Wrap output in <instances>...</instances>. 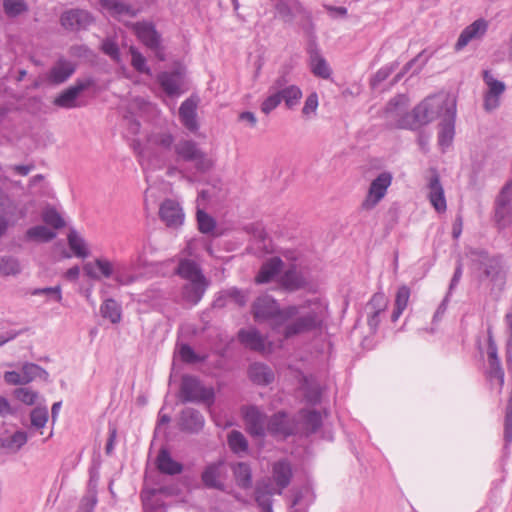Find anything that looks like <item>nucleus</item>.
<instances>
[{
    "label": "nucleus",
    "instance_id": "obj_53",
    "mask_svg": "<svg viewBox=\"0 0 512 512\" xmlns=\"http://www.w3.org/2000/svg\"><path fill=\"white\" fill-rule=\"evenodd\" d=\"M130 53L132 57L131 64L134 69L140 73L150 75L151 70L146 64V58L134 47L130 48Z\"/></svg>",
    "mask_w": 512,
    "mask_h": 512
},
{
    "label": "nucleus",
    "instance_id": "obj_31",
    "mask_svg": "<svg viewBox=\"0 0 512 512\" xmlns=\"http://www.w3.org/2000/svg\"><path fill=\"white\" fill-rule=\"evenodd\" d=\"M249 377L258 385H268L274 380V373L267 365L254 363L249 367Z\"/></svg>",
    "mask_w": 512,
    "mask_h": 512
},
{
    "label": "nucleus",
    "instance_id": "obj_7",
    "mask_svg": "<svg viewBox=\"0 0 512 512\" xmlns=\"http://www.w3.org/2000/svg\"><path fill=\"white\" fill-rule=\"evenodd\" d=\"M287 261L296 262L298 255L295 251H286L283 254ZM281 285L289 291H295L307 284L306 278L299 268L298 264L292 263L280 278Z\"/></svg>",
    "mask_w": 512,
    "mask_h": 512
},
{
    "label": "nucleus",
    "instance_id": "obj_44",
    "mask_svg": "<svg viewBox=\"0 0 512 512\" xmlns=\"http://www.w3.org/2000/svg\"><path fill=\"white\" fill-rule=\"evenodd\" d=\"M275 9L280 17L288 21L295 12L299 11L300 4L297 0H277Z\"/></svg>",
    "mask_w": 512,
    "mask_h": 512
},
{
    "label": "nucleus",
    "instance_id": "obj_28",
    "mask_svg": "<svg viewBox=\"0 0 512 512\" xmlns=\"http://www.w3.org/2000/svg\"><path fill=\"white\" fill-rule=\"evenodd\" d=\"M207 288L206 279L188 281L182 290V296L190 304H197L203 297Z\"/></svg>",
    "mask_w": 512,
    "mask_h": 512
},
{
    "label": "nucleus",
    "instance_id": "obj_14",
    "mask_svg": "<svg viewBox=\"0 0 512 512\" xmlns=\"http://www.w3.org/2000/svg\"><path fill=\"white\" fill-rule=\"evenodd\" d=\"M227 477V468L224 461L220 460L208 464L202 472L201 480L208 488L224 490V481Z\"/></svg>",
    "mask_w": 512,
    "mask_h": 512
},
{
    "label": "nucleus",
    "instance_id": "obj_16",
    "mask_svg": "<svg viewBox=\"0 0 512 512\" xmlns=\"http://www.w3.org/2000/svg\"><path fill=\"white\" fill-rule=\"evenodd\" d=\"M455 118L456 105H450V108L447 109V114L443 115V119L439 124L438 144L443 151L453 142L455 135Z\"/></svg>",
    "mask_w": 512,
    "mask_h": 512
},
{
    "label": "nucleus",
    "instance_id": "obj_62",
    "mask_svg": "<svg viewBox=\"0 0 512 512\" xmlns=\"http://www.w3.org/2000/svg\"><path fill=\"white\" fill-rule=\"evenodd\" d=\"M396 66H397L396 63H392L390 65L384 66L381 69H379L375 73V75L372 79V85L376 86L377 84L385 81L391 75V73L394 71Z\"/></svg>",
    "mask_w": 512,
    "mask_h": 512
},
{
    "label": "nucleus",
    "instance_id": "obj_33",
    "mask_svg": "<svg viewBox=\"0 0 512 512\" xmlns=\"http://www.w3.org/2000/svg\"><path fill=\"white\" fill-rule=\"evenodd\" d=\"M310 67L312 73L323 79H328L331 76V69L326 60L321 56L317 49L310 51Z\"/></svg>",
    "mask_w": 512,
    "mask_h": 512
},
{
    "label": "nucleus",
    "instance_id": "obj_17",
    "mask_svg": "<svg viewBox=\"0 0 512 512\" xmlns=\"http://www.w3.org/2000/svg\"><path fill=\"white\" fill-rule=\"evenodd\" d=\"M174 139L170 133L160 132L154 133L147 139V147L140 152L141 164L150 166L153 147H159L164 150H169L173 145Z\"/></svg>",
    "mask_w": 512,
    "mask_h": 512
},
{
    "label": "nucleus",
    "instance_id": "obj_37",
    "mask_svg": "<svg viewBox=\"0 0 512 512\" xmlns=\"http://www.w3.org/2000/svg\"><path fill=\"white\" fill-rule=\"evenodd\" d=\"M68 245L70 249L73 251L75 256L79 258H86L89 256V250L86 244V241L82 236L78 234V232L74 229L69 231L67 236Z\"/></svg>",
    "mask_w": 512,
    "mask_h": 512
},
{
    "label": "nucleus",
    "instance_id": "obj_21",
    "mask_svg": "<svg viewBox=\"0 0 512 512\" xmlns=\"http://www.w3.org/2000/svg\"><path fill=\"white\" fill-rule=\"evenodd\" d=\"M428 199L433 206V208L438 213H443L447 209V203L444 193V188L440 182L439 175L434 172L430 177L428 185Z\"/></svg>",
    "mask_w": 512,
    "mask_h": 512
},
{
    "label": "nucleus",
    "instance_id": "obj_39",
    "mask_svg": "<svg viewBox=\"0 0 512 512\" xmlns=\"http://www.w3.org/2000/svg\"><path fill=\"white\" fill-rule=\"evenodd\" d=\"M177 271L182 278L188 281L205 278L201 273L199 266L192 260H182L179 263Z\"/></svg>",
    "mask_w": 512,
    "mask_h": 512
},
{
    "label": "nucleus",
    "instance_id": "obj_2",
    "mask_svg": "<svg viewBox=\"0 0 512 512\" xmlns=\"http://www.w3.org/2000/svg\"><path fill=\"white\" fill-rule=\"evenodd\" d=\"M450 105H456L455 101L447 95H433L425 98L410 113L400 116L396 126L401 129L415 130L429 124L438 117L443 119Z\"/></svg>",
    "mask_w": 512,
    "mask_h": 512
},
{
    "label": "nucleus",
    "instance_id": "obj_34",
    "mask_svg": "<svg viewBox=\"0 0 512 512\" xmlns=\"http://www.w3.org/2000/svg\"><path fill=\"white\" fill-rule=\"evenodd\" d=\"M134 265L117 264L113 279L120 286H128L139 279V275L133 272Z\"/></svg>",
    "mask_w": 512,
    "mask_h": 512
},
{
    "label": "nucleus",
    "instance_id": "obj_8",
    "mask_svg": "<svg viewBox=\"0 0 512 512\" xmlns=\"http://www.w3.org/2000/svg\"><path fill=\"white\" fill-rule=\"evenodd\" d=\"M133 30L138 39L149 49L154 51L156 57L163 61L165 59L163 49L161 47L160 35L154 26L146 22H137L133 24Z\"/></svg>",
    "mask_w": 512,
    "mask_h": 512
},
{
    "label": "nucleus",
    "instance_id": "obj_41",
    "mask_svg": "<svg viewBox=\"0 0 512 512\" xmlns=\"http://www.w3.org/2000/svg\"><path fill=\"white\" fill-rule=\"evenodd\" d=\"M28 440V435L24 431H16L11 436L2 439L1 446L10 452L19 451Z\"/></svg>",
    "mask_w": 512,
    "mask_h": 512
},
{
    "label": "nucleus",
    "instance_id": "obj_50",
    "mask_svg": "<svg viewBox=\"0 0 512 512\" xmlns=\"http://www.w3.org/2000/svg\"><path fill=\"white\" fill-rule=\"evenodd\" d=\"M197 223L200 232L203 234L213 232L216 227L214 218L200 209L197 211Z\"/></svg>",
    "mask_w": 512,
    "mask_h": 512
},
{
    "label": "nucleus",
    "instance_id": "obj_57",
    "mask_svg": "<svg viewBox=\"0 0 512 512\" xmlns=\"http://www.w3.org/2000/svg\"><path fill=\"white\" fill-rule=\"evenodd\" d=\"M487 376L491 382H495L501 389L504 384V371L500 363L489 364Z\"/></svg>",
    "mask_w": 512,
    "mask_h": 512
},
{
    "label": "nucleus",
    "instance_id": "obj_32",
    "mask_svg": "<svg viewBox=\"0 0 512 512\" xmlns=\"http://www.w3.org/2000/svg\"><path fill=\"white\" fill-rule=\"evenodd\" d=\"M228 300L233 301L239 306H244L247 302V297L243 291L235 287L228 288L219 293L218 297L214 301V306L221 308L226 305Z\"/></svg>",
    "mask_w": 512,
    "mask_h": 512
},
{
    "label": "nucleus",
    "instance_id": "obj_55",
    "mask_svg": "<svg viewBox=\"0 0 512 512\" xmlns=\"http://www.w3.org/2000/svg\"><path fill=\"white\" fill-rule=\"evenodd\" d=\"M14 396L17 400L26 405H33L38 398V393L31 388L22 387L15 389Z\"/></svg>",
    "mask_w": 512,
    "mask_h": 512
},
{
    "label": "nucleus",
    "instance_id": "obj_12",
    "mask_svg": "<svg viewBox=\"0 0 512 512\" xmlns=\"http://www.w3.org/2000/svg\"><path fill=\"white\" fill-rule=\"evenodd\" d=\"M471 259L475 269L482 271L483 275L494 281L501 271V260L496 256H489L485 251H474Z\"/></svg>",
    "mask_w": 512,
    "mask_h": 512
},
{
    "label": "nucleus",
    "instance_id": "obj_54",
    "mask_svg": "<svg viewBox=\"0 0 512 512\" xmlns=\"http://www.w3.org/2000/svg\"><path fill=\"white\" fill-rule=\"evenodd\" d=\"M3 8L10 17H15L27 10L24 0H4Z\"/></svg>",
    "mask_w": 512,
    "mask_h": 512
},
{
    "label": "nucleus",
    "instance_id": "obj_49",
    "mask_svg": "<svg viewBox=\"0 0 512 512\" xmlns=\"http://www.w3.org/2000/svg\"><path fill=\"white\" fill-rule=\"evenodd\" d=\"M309 492L308 488H304L294 494V498L289 508L290 512H307L309 501H306L304 498L309 494Z\"/></svg>",
    "mask_w": 512,
    "mask_h": 512
},
{
    "label": "nucleus",
    "instance_id": "obj_58",
    "mask_svg": "<svg viewBox=\"0 0 512 512\" xmlns=\"http://www.w3.org/2000/svg\"><path fill=\"white\" fill-rule=\"evenodd\" d=\"M410 298V289L406 285H402L398 288L395 297V306L399 309H406Z\"/></svg>",
    "mask_w": 512,
    "mask_h": 512
},
{
    "label": "nucleus",
    "instance_id": "obj_18",
    "mask_svg": "<svg viewBox=\"0 0 512 512\" xmlns=\"http://www.w3.org/2000/svg\"><path fill=\"white\" fill-rule=\"evenodd\" d=\"M93 22V17L86 10L71 9L61 16V24L64 28L77 31L86 29Z\"/></svg>",
    "mask_w": 512,
    "mask_h": 512
},
{
    "label": "nucleus",
    "instance_id": "obj_51",
    "mask_svg": "<svg viewBox=\"0 0 512 512\" xmlns=\"http://www.w3.org/2000/svg\"><path fill=\"white\" fill-rule=\"evenodd\" d=\"M42 219L47 225H50L55 229H60L65 226V222L61 215L52 207H48L43 211Z\"/></svg>",
    "mask_w": 512,
    "mask_h": 512
},
{
    "label": "nucleus",
    "instance_id": "obj_6",
    "mask_svg": "<svg viewBox=\"0 0 512 512\" xmlns=\"http://www.w3.org/2000/svg\"><path fill=\"white\" fill-rule=\"evenodd\" d=\"M392 183V175L382 172L370 184L368 193L361 204L362 209L372 210L386 195L387 189Z\"/></svg>",
    "mask_w": 512,
    "mask_h": 512
},
{
    "label": "nucleus",
    "instance_id": "obj_3",
    "mask_svg": "<svg viewBox=\"0 0 512 512\" xmlns=\"http://www.w3.org/2000/svg\"><path fill=\"white\" fill-rule=\"evenodd\" d=\"M179 398L182 403H204L210 408L214 403L213 387H206L195 376L184 375L180 384Z\"/></svg>",
    "mask_w": 512,
    "mask_h": 512
},
{
    "label": "nucleus",
    "instance_id": "obj_47",
    "mask_svg": "<svg viewBox=\"0 0 512 512\" xmlns=\"http://www.w3.org/2000/svg\"><path fill=\"white\" fill-rule=\"evenodd\" d=\"M21 272L18 259L11 256L0 257V275H17Z\"/></svg>",
    "mask_w": 512,
    "mask_h": 512
},
{
    "label": "nucleus",
    "instance_id": "obj_40",
    "mask_svg": "<svg viewBox=\"0 0 512 512\" xmlns=\"http://www.w3.org/2000/svg\"><path fill=\"white\" fill-rule=\"evenodd\" d=\"M56 237V233L43 225H37L26 231L25 238L28 241L49 242Z\"/></svg>",
    "mask_w": 512,
    "mask_h": 512
},
{
    "label": "nucleus",
    "instance_id": "obj_46",
    "mask_svg": "<svg viewBox=\"0 0 512 512\" xmlns=\"http://www.w3.org/2000/svg\"><path fill=\"white\" fill-rule=\"evenodd\" d=\"M281 99L285 102L287 108L291 109L299 104L302 98V91L296 85H289L281 92Z\"/></svg>",
    "mask_w": 512,
    "mask_h": 512
},
{
    "label": "nucleus",
    "instance_id": "obj_60",
    "mask_svg": "<svg viewBox=\"0 0 512 512\" xmlns=\"http://www.w3.org/2000/svg\"><path fill=\"white\" fill-rule=\"evenodd\" d=\"M388 304V300L383 293H375L369 302L372 312H383Z\"/></svg>",
    "mask_w": 512,
    "mask_h": 512
},
{
    "label": "nucleus",
    "instance_id": "obj_30",
    "mask_svg": "<svg viewBox=\"0 0 512 512\" xmlns=\"http://www.w3.org/2000/svg\"><path fill=\"white\" fill-rule=\"evenodd\" d=\"M156 465L161 473L167 475L180 474L183 470L182 464L173 460L170 453L165 449L160 450L156 459Z\"/></svg>",
    "mask_w": 512,
    "mask_h": 512
},
{
    "label": "nucleus",
    "instance_id": "obj_4",
    "mask_svg": "<svg viewBox=\"0 0 512 512\" xmlns=\"http://www.w3.org/2000/svg\"><path fill=\"white\" fill-rule=\"evenodd\" d=\"M174 152L179 160L193 162L199 172H206L212 167V161L207 158L193 140L181 139L174 145Z\"/></svg>",
    "mask_w": 512,
    "mask_h": 512
},
{
    "label": "nucleus",
    "instance_id": "obj_42",
    "mask_svg": "<svg viewBox=\"0 0 512 512\" xmlns=\"http://www.w3.org/2000/svg\"><path fill=\"white\" fill-rule=\"evenodd\" d=\"M100 312L114 324L121 320V307L114 299H106L100 307Z\"/></svg>",
    "mask_w": 512,
    "mask_h": 512
},
{
    "label": "nucleus",
    "instance_id": "obj_15",
    "mask_svg": "<svg viewBox=\"0 0 512 512\" xmlns=\"http://www.w3.org/2000/svg\"><path fill=\"white\" fill-rule=\"evenodd\" d=\"M243 418L247 427V431L252 436L263 437L266 435L268 418L256 406L243 408Z\"/></svg>",
    "mask_w": 512,
    "mask_h": 512
},
{
    "label": "nucleus",
    "instance_id": "obj_64",
    "mask_svg": "<svg viewBox=\"0 0 512 512\" xmlns=\"http://www.w3.org/2000/svg\"><path fill=\"white\" fill-rule=\"evenodd\" d=\"M96 503V495L94 493H90L81 499L77 512H94Z\"/></svg>",
    "mask_w": 512,
    "mask_h": 512
},
{
    "label": "nucleus",
    "instance_id": "obj_11",
    "mask_svg": "<svg viewBox=\"0 0 512 512\" xmlns=\"http://www.w3.org/2000/svg\"><path fill=\"white\" fill-rule=\"evenodd\" d=\"M158 83L168 96H179L186 91L184 71L180 68L174 71L161 72L157 76Z\"/></svg>",
    "mask_w": 512,
    "mask_h": 512
},
{
    "label": "nucleus",
    "instance_id": "obj_19",
    "mask_svg": "<svg viewBox=\"0 0 512 512\" xmlns=\"http://www.w3.org/2000/svg\"><path fill=\"white\" fill-rule=\"evenodd\" d=\"M75 65L64 58L58 59L45 75V80L53 85L66 82L75 72Z\"/></svg>",
    "mask_w": 512,
    "mask_h": 512
},
{
    "label": "nucleus",
    "instance_id": "obj_35",
    "mask_svg": "<svg viewBox=\"0 0 512 512\" xmlns=\"http://www.w3.org/2000/svg\"><path fill=\"white\" fill-rule=\"evenodd\" d=\"M100 5L110 15L117 18L124 15H128L130 17H134L136 15V11L133 8L118 0H100Z\"/></svg>",
    "mask_w": 512,
    "mask_h": 512
},
{
    "label": "nucleus",
    "instance_id": "obj_48",
    "mask_svg": "<svg viewBox=\"0 0 512 512\" xmlns=\"http://www.w3.org/2000/svg\"><path fill=\"white\" fill-rule=\"evenodd\" d=\"M48 410L45 407H36L30 413L31 427L40 430L43 429L48 422Z\"/></svg>",
    "mask_w": 512,
    "mask_h": 512
},
{
    "label": "nucleus",
    "instance_id": "obj_9",
    "mask_svg": "<svg viewBox=\"0 0 512 512\" xmlns=\"http://www.w3.org/2000/svg\"><path fill=\"white\" fill-rule=\"evenodd\" d=\"M483 81L487 86L484 93V109L486 111L495 110L500 105V97L506 89L504 82L494 78L489 70L483 71Z\"/></svg>",
    "mask_w": 512,
    "mask_h": 512
},
{
    "label": "nucleus",
    "instance_id": "obj_43",
    "mask_svg": "<svg viewBox=\"0 0 512 512\" xmlns=\"http://www.w3.org/2000/svg\"><path fill=\"white\" fill-rule=\"evenodd\" d=\"M227 442L229 448L235 454L246 453L248 450V441L240 431L232 430L228 434Z\"/></svg>",
    "mask_w": 512,
    "mask_h": 512
},
{
    "label": "nucleus",
    "instance_id": "obj_10",
    "mask_svg": "<svg viewBox=\"0 0 512 512\" xmlns=\"http://www.w3.org/2000/svg\"><path fill=\"white\" fill-rule=\"evenodd\" d=\"M297 430L296 422L280 411L267 420L266 433L279 438H287Z\"/></svg>",
    "mask_w": 512,
    "mask_h": 512
},
{
    "label": "nucleus",
    "instance_id": "obj_61",
    "mask_svg": "<svg viewBox=\"0 0 512 512\" xmlns=\"http://www.w3.org/2000/svg\"><path fill=\"white\" fill-rule=\"evenodd\" d=\"M179 354L181 359L186 363H196L202 361L204 358L199 357L194 350L187 344L180 347Z\"/></svg>",
    "mask_w": 512,
    "mask_h": 512
},
{
    "label": "nucleus",
    "instance_id": "obj_36",
    "mask_svg": "<svg viewBox=\"0 0 512 512\" xmlns=\"http://www.w3.org/2000/svg\"><path fill=\"white\" fill-rule=\"evenodd\" d=\"M232 471L235 477L236 484L244 489L252 486V471L249 464L245 462H238L232 465Z\"/></svg>",
    "mask_w": 512,
    "mask_h": 512
},
{
    "label": "nucleus",
    "instance_id": "obj_1",
    "mask_svg": "<svg viewBox=\"0 0 512 512\" xmlns=\"http://www.w3.org/2000/svg\"><path fill=\"white\" fill-rule=\"evenodd\" d=\"M327 309V303L319 298L281 308L273 297L261 295L252 304L255 321L267 322L284 339L321 329Z\"/></svg>",
    "mask_w": 512,
    "mask_h": 512
},
{
    "label": "nucleus",
    "instance_id": "obj_38",
    "mask_svg": "<svg viewBox=\"0 0 512 512\" xmlns=\"http://www.w3.org/2000/svg\"><path fill=\"white\" fill-rule=\"evenodd\" d=\"M21 373L25 384H28L37 378L43 379L44 381H47L49 378V373L44 368L30 362L23 364Z\"/></svg>",
    "mask_w": 512,
    "mask_h": 512
},
{
    "label": "nucleus",
    "instance_id": "obj_24",
    "mask_svg": "<svg viewBox=\"0 0 512 512\" xmlns=\"http://www.w3.org/2000/svg\"><path fill=\"white\" fill-rule=\"evenodd\" d=\"M272 478L275 482L274 487L277 494H282V491L290 484L292 478V468L289 462L280 460L274 463L272 468Z\"/></svg>",
    "mask_w": 512,
    "mask_h": 512
},
{
    "label": "nucleus",
    "instance_id": "obj_22",
    "mask_svg": "<svg viewBox=\"0 0 512 512\" xmlns=\"http://www.w3.org/2000/svg\"><path fill=\"white\" fill-rule=\"evenodd\" d=\"M89 83L76 82L74 85L62 91L53 101L60 108L70 109L77 107L78 96L88 88Z\"/></svg>",
    "mask_w": 512,
    "mask_h": 512
},
{
    "label": "nucleus",
    "instance_id": "obj_5",
    "mask_svg": "<svg viewBox=\"0 0 512 512\" xmlns=\"http://www.w3.org/2000/svg\"><path fill=\"white\" fill-rule=\"evenodd\" d=\"M495 221L500 229L512 225V179L502 187L496 199Z\"/></svg>",
    "mask_w": 512,
    "mask_h": 512
},
{
    "label": "nucleus",
    "instance_id": "obj_59",
    "mask_svg": "<svg viewBox=\"0 0 512 512\" xmlns=\"http://www.w3.org/2000/svg\"><path fill=\"white\" fill-rule=\"evenodd\" d=\"M32 295H46L47 297H53L55 301L61 302L62 294L61 287H45V288H36L31 292Z\"/></svg>",
    "mask_w": 512,
    "mask_h": 512
},
{
    "label": "nucleus",
    "instance_id": "obj_27",
    "mask_svg": "<svg viewBox=\"0 0 512 512\" xmlns=\"http://www.w3.org/2000/svg\"><path fill=\"white\" fill-rule=\"evenodd\" d=\"M284 263L283 260L280 257H272L265 261L255 280L259 284H265L271 282L280 272V270L283 268Z\"/></svg>",
    "mask_w": 512,
    "mask_h": 512
},
{
    "label": "nucleus",
    "instance_id": "obj_52",
    "mask_svg": "<svg viewBox=\"0 0 512 512\" xmlns=\"http://www.w3.org/2000/svg\"><path fill=\"white\" fill-rule=\"evenodd\" d=\"M282 102L281 95L278 91H269V95L263 100L260 109L268 115L275 110Z\"/></svg>",
    "mask_w": 512,
    "mask_h": 512
},
{
    "label": "nucleus",
    "instance_id": "obj_25",
    "mask_svg": "<svg viewBox=\"0 0 512 512\" xmlns=\"http://www.w3.org/2000/svg\"><path fill=\"white\" fill-rule=\"evenodd\" d=\"M239 340L246 347L259 352H264L267 350L266 347V338L261 335V333L255 329L251 328L248 330H240L238 333ZM271 350V343L268 344V351Z\"/></svg>",
    "mask_w": 512,
    "mask_h": 512
},
{
    "label": "nucleus",
    "instance_id": "obj_13",
    "mask_svg": "<svg viewBox=\"0 0 512 512\" xmlns=\"http://www.w3.org/2000/svg\"><path fill=\"white\" fill-rule=\"evenodd\" d=\"M488 21L484 18H479L473 23L465 27L460 33L454 49L456 51L463 50L470 42L481 40L488 30Z\"/></svg>",
    "mask_w": 512,
    "mask_h": 512
},
{
    "label": "nucleus",
    "instance_id": "obj_56",
    "mask_svg": "<svg viewBox=\"0 0 512 512\" xmlns=\"http://www.w3.org/2000/svg\"><path fill=\"white\" fill-rule=\"evenodd\" d=\"M95 266L99 271L100 278H111L114 276L116 265L106 258L95 259Z\"/></svg>",
    "mask_w": 512,
    "mask_h": 512
},
{
    "label": "nucleus",
    "instance_id": "obj_45",
    "mask_svg": "<svg viewBox=\"0 0 512 512\" xmlns=\"http://www.w3.org/2000/svg\"><path fill=\"white\" fill-rule=\"evenodd\" d=\"M307 433H315L322 424L321 414L315 410L301 411Z\"/></svg>",
    "mask_w": 512,
    "mask_h": 512
},
{
    "label": "nucleus",
    "instance_id": "obj_26",
    "mask_svg": "<svg viewBox=\"0 0 512 512\" xmlns=\"http://www.w3.org/2000/svg\"><path fill=\"white\" fill-rule=\"evenodd\" d=\"M205 424L203 415L194 408H186L181 412L180 425L183 430L191 433L199 432Z\"/></svg>",
    "mask_w": 512,
    "mask_h": 512
},
{
    "label": "nucleus",
    "instance_id": "obj_20",
    "mask_svg": "<svg viewBox=\"0 0 512 512\" xmlns=\"http://www.w3.org/2000/svg\"><path fill=\"white\" fill-rule=\"evenodd\" d=\"M160 218L168 227L177 228L183 224L184 213L180 205L174 200H165L159 210Z\"/></svg>",
    "mask_w": 512,
    "mask_h": 512
},
{
    "label": "nucleus",
    "instance_id": "obj_23",
    "mask_svg": "<svg viewBox=\"0 0 512 512\" xmlns=\"http://www.w3.org/2000/svg\"><path fill=\"white\" fill-rule=\"evenodd\" d=\"M197 100L193 97L187 98L179 108V118L183 126L191 132L199 128L197 121Z\"/></svg>",
    "mask_w": 512,
    "mask_h": 512
},
{
    "label": "nucleus",
    "instance_id": "obj_63",
    "mask_svg": "<svg viewBox=\"0 0 512 512\" xmlns=\"http://www.w3.org/2000/svg\"><path fill=\"white\" fill-rule=\"evenodd\" d=\"M318 107V95L314 92L307 96L304 106L302 108V113L304 116L309 117L311 114H314Z\"/></svg>",
    "mask_w": 512,
    "mask_h": 512
},
{
    "label": "nucleus",
    "instance_id": "obj_29",
    "mask_svg": "<svg viewBox=\"0 0 512 512\" xmlns=\"http://www.w3.org/2000/svg\"><path fill=\"white\" fill-rule=\"evenodd\" d=\"M277 494L274 484L270 480L259 483L256 488V501L264 512L272 511V496Z\"/></svg>",
    "mask_w": 512,
    "mask_h": 512
}]
</instances>
